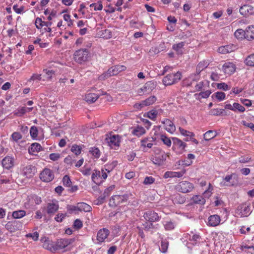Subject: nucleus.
<instances>
[{
    "label": "nucleus",
    "instance_id": "f257e3e1",
    "mask_svg": "<svg viewBox=\"0 0 254 254\" xmlns=\"http://www.w3.org/2000/svg\"><path fill=\"white\" fill-rule=\"evenodd\" d=\"M127 67L124 65L117 64L110 67L108 70L98 76L99 80H104L111 76L118 75L122 71H125Z\"/></svg>",
    "mask_w": 254,
    "mask_h": 254
},
{
    "label": "nucleus",
    "instance_id": "f03ea898",
    "mask_svg": "<svg viewBox=\"0 0 254 254\" xmlns=\"http://www.w3.org/2000/svg\"><path fill=\"white\" fill-rule=\"evenodd\" d=\"M34 25L41 34H44L47 33L51 34L52 32V21H45L42 19V17H37L35 19Z\"/></svg>",
    "mask_w": 254,
    "mask_h": 254
},
{
    "label": "nucleus",
    "instance_id": "7ed1b4c3",
    "mask_svg": "<svg viewBox=\"0 0 254 254\" xmlns=\"http://www.w3.org/2000/svg\"><path fill=\"white\" fill-rule=\"evenodd\" d=\"M168 155L164 151L156 149L154 155L151 157V161L153 164L158 166L162 165L166 160Z\"/></svg>",
    "mask_w": 254,
    "mask_h": 254
},
{
    "label": "nucleus",
    "instance_id": "20e7f679",
    "mask_svg": "<svg viewBox=\"0 0 254 254\" xmlns=\"http://www.w3.org/2000/svg\"><path fill=\"white\" fill-rule=\"evenodd\" d=\"M251 213V204L249 202L239 205L235 210V214L237 217H247Z\"/></svg>",
    "mask_w": 254,
    "mask_h": 254
},
{
    "label": "nucleus",
    "instance_id": "39448f33",
    "mask_svg": "<svg viewBox=\"0 0 254 254\" xmlns=\"http://www.w3.org/2000/svg\"><path fill=\"white\" fill-rule=\"evenodd\" d=\"M175 189L178 192L186 193L191 191L194 189V185L190 182L182 181L175 186Z\"/></svg>",
    "mask_w": 254,
    "mask_h": 254
},
{
    "label": "nucleus",
    "instance_id": "423d86ee",
    "mask_svg": "<svg viewBox=\"0 0 254 254\" xmlns=\"http://www.w3.org/2000/svg\"><path fill=\"white\" fill-rule=\"evenodd\" d=\"M128 199V196L127 194L123 195H114L110 199L109 205L112 207H115L127 202Z\"/></svg>",
    "mask_w": 254,
    "mask_h": 254
},
{
    "label": "nucleus",
    "instance_id": "0eeeda50",
    "mask_svg": "<svg viewBox=\"0 0 254 254\" xmlns=\"http://www.w3.org/2000/svg\"><path fill=\"white\" fill-rule=\"evenodd\" d=\"M182 77L181 72L178 71L175 73L167 74L163 79V83L165 86L171 85L178 82Z\"/></svg>",
    "mask_w": 254,
    "mask_h": 254
},
{
    "label": "nucleus",
    "instance_id": "6e6552de",
    "mask_svg": "<svg viewBox=\"0 0 254 254\" xmlns=\"http://www.w3.org/2000/svg\"><path fill=\"white\" fill-rule=\"evenodd\" d=\"M74 61L79 63L82 64L88 61L89 58V52L86 49H81L76 51L74 53Z\"/></svg>",
    "mask_w": 254,
    "mask_h": 254
},
{
    "label": "nucleus",
    "instance_id": "1a4fd4ad",
    "mask_svg": "<svg viewBox=\"0 0 254 254\" xmlns=\"http://www.w3.org/2000/svg\"><path fill=\"white\" fill-rule=\"evenodd\" d=\"M108 145L113 149H117L120 145L121 137L118 134L110 133L106 138Z\"/></svg>",
    "mask_w": 254,
    "mask_h": 254
},
{
    "label": "nucleus",
    "instance_id": "9d476101",
    "mask_svg": "<svg viewBox=\"0 0 254 254\" xmlns=\"http://www.w3.org/2000/svg\"><path fill=\"white\" fill-rule=\"evenodd\" d=\"M75 238L59 239L57 240L56 243L55 247L54 248V250H63L68 245L72 244L75 241Z\"/></svg>",
    "mask_w": 254,
    "mask_h": 254
},
{
    "label": "nucleus",
    "instance_id": "9b49d317",
    "mask_svg": "<svg viewBox=\"0 0 254 254\" xmlns=\"http://www.w3.org/2000/svg\"><path fill=\"white\" fill-rule=\"evenodd\" d=\"M236 64L230 62H225L221 68V70L224 74L229 76L233 74L236 71Z\"/></svg>",
    "mask_w": 254,
    "mask_h": 254
},
{
    "label": "nucleus",
    "instance_id": "f8f14e48",
    "mask_svg": "<svg viewBox=\"0 0 254 254\" xmlns=\"http://www.w3.org/2000/svg\"><path fill=\"white\" fill-rule=\"evenodd\" d=\"M22 223L19 221H8L5 225V228L10 233H14L21 229Z\"/></svg>",
    "mask_w": 254,
    "mask_h": 254
},
{
    "label": "nucleus",
    "instance_id": "ddd939ff",
    "mask_svg": "<svg viewBox=\"0 0 254 254\" xmlns=\"http://www.w3.org/2000/svg\"><path fill=\"white\" fill-rule=\"evenodd\" d=\"M143 216L147 221L152 223L159 221L161 219V217L156 212L151 210L145 212Z\"/></svg>",
    "mask_w": 254,
    "mask_h": 254
},
{
    "label": "nucleus",
    "instance_id": "4468645a",
    "mask_svg": "<svg viewBox=\"0 0 254 254\" xmlns=\"http://www.w3.org/2000/svg\"><path fill=\"white\" fill-rule=\"evenodd\" d=\"M54 178V175L50 169L45 168L40 174V178L43 182H51Z\"/></svg>",
    "mask_w": 254,
    "mask_h": 254
},
{
    "label": "nucleus",
    "instance_id": "2eb2a0df",
    "mask_svg": "<svg viewBox=\"0 0 254 254\" xmlns=\"http://www.w3.org/2000/svg\"><path fill=\"white\" fill-rule=\"evenodd\" d=\"M59 208L58 201L53 200L51 202L47 204L46 212L50 215H54L58 210Z\"/></svg>",
    "mask_w": 254,
    "mask_h": 254
},
{
    "label": "nucleus",
    "instance_id": "dca6fc26",
    "mask_svg": "<svg viewBox=\"0 0 254 254\" xmlns=\"http://www.w3.org/2000/svg\"><path fill=\"white\" fill-rule=\"evenodd\" d=\"M36 172V167L31 165H27L22 169V175L27 178H31L33 177Z\"/></svg>",
    "mask_w": 254,
    "mask_h": 254
},
{
    "label": "nucleus",
    "instance_id": "f3484780",
    "mask_svg": "<svg viewBox=\"0 0 254 254\" xmlns=\"http://www.w3.org/2000/svg\"><path fill=\"white\" fill-rule=\"evenodd\" d=\"M240 250L243 254H254V246L248 242H244L240 246Z\"/></svg>",
    "mask_w": 254,
    "mask_h": 254
},
{
    "label": "nucleus",
    "instance_id": "a211bd4d",
    "mask_svg": "<svg viewBox=\"0 0 254 254\" xmlns=\"http://www.w3.org/2000/svg\"><path fill=\"white\" fill-rule=\"evenodd\" d=\"M173 148L179 150L178 152L180 153H182L185 149L187 146V144L183 142L181 139L174 137L173 138Z\"/></svg>",
    "mask_w": 254,
    "mask_h": 254
},
{
    "label": "nucleus",
    "instance_id": "6ab92c4d",
    "mask_svg": "<svg viewBox=\"0 0 254 254\" xmlns=\"http://www.w3.org/2000/svg\"><path fill=\"white\" fill-rule=\"evenodd\" d=\"M164 125L165 129L170 133H173L176 130V127L174 123L168 119H164L161 121Z\"/></svg>",
    "mask_w": 254,
    "mask_h": 254
},
{
    "label": "nucleus",
    "instance_id": "aec40b11",
    "mask_svg": "<svg viewBox=\"0 0 254 254\" xmlns=\"http://www.w3.org/2000/svg\"><path fill=\"white\" fill-rule=\"evenodd\" d=\"M110 234V231L106 228L100 229L97 234V240L101 243L105 241Z\"/></svg>",
    "mask_w": 254,
    "mask_h": 254
},
{
    "label": "nucleus",
    "instance_id": "412c9836",
    "mask_svg": "<svg viewBox=\"0 0 254 254\" xmlns=\"http://www.w3.org/2000/svg\"><path fill=\"white\" fill-rule=\"evenodd\" d=\"M100 95L94 93L88 92L84 96V100L89 104L94 103L100 97Z\"/></svg>",
    "mask_w": 254,
    "mask_h": 254
},
{
    "label": "nucleus",
    "instance_id": "4be33fe9",
    "mask_svg": "<svg viewBox=\"0 0 254 254\" xmlns=\"http://www.w3.org/2000/svg\"><path fill=\"white\" fill-rule=\"evenodd\" d=\"M186 173V170H183L180 172L167 171L164 175V178H181Z\"/></svg>",
    "mask_w": 254,
    "mask_h": 254
},
{
    "label": "nucleus",
    "instance_id": "5701e85b",
    "mask_svg": "<svg viewBox=\"0 0 254 254\" xmlns=\"http://www.w3.org/2000/svg\"><path fill=\"white\" fill-rule=\"evenodd\" d=\"M221 219L219 215L215 214L210 216L208 219V225L211 227H215L218 226Z\"/></svg>",
    "mask_w": 254,
    "mask_h": 254
},
{
    "label": "nucleus",
    "instance_id": "b1692460",
    "mask_svg": "<svg viewBox=\"0 0 254 254\" xmlns=\"http://www.w3.org/2000/svg\"><path fill=\"white\" fill-rule=\"evenodd\" d=\"M91 179L97 185H100L103 182L101 178V172L99 170H94L92 174Z\"/></svg>",
    "mask_w": 254,
    "mask_h": 254
},
{
    "label": "nucleus",
    "instance_id": "393cba45",
    "mask_svg": "<svg viewBox=\"0 0 254 254\" xmlns=\"http://www.w3.org/2000/svg\"><path fill=\"white\" fill-rule=\"evenodd\" d=\"M154 139L152 137H147L141 140L140 146L143 149L147 147L151 148L153 146Z\"/></svg>",
    "mask_w": 254,
    "mask_h": 254
},
{
    "label": "nucleus",
    "instance_id": "a878e982",
    "mask_svg": "<svg viewBox=\"0 0 254 254\" xmlns=\"http://www.w3.org/2000/svg\"><path fill=\"white\" fill-rule=\"evenodd\" d=\"M41 145L37 142L33 143L28 149V152L31 155H35L36 153L42 151Z\"/></svg>",
    "mask_w": 254,
    "mask_h": 254
},
{
    "label": "nucleus",
    "instance_id": "bb28decb",
    "mask_svg": "<svg viewBox=\"0 0 254 254\" xmlns=\"http://www.w3.org/2000/svg\"><path fill=\"white\" fill-rule=\"evenodd\" d=\"M239 11L240 13L244 16L252 14L254 12L253 7L248 4L244 5L240 7Z\"/></svg>",
    "mask_w": 254,
    "mask_h": 254
},
{
    "label": "nucleus",
    "instance_id": "cd10ccee",
    "mask_svg": "<svg viewBox=\"0 0 254 254\" xmlns=\"http://www.w3.org/2000/svg\"><path fill=\"white\" fill-rule=\"evenodd\" d=\"M13 158L9 156H6L2 160V165L3 167L7 169L12 168L13 166Z\"/></svg>",
    "mask_w": 254,
    "mask_h": 254
},
{
    "label": "nucleus",
    "instance_id": "c85d7f7f",
    "mask_svg": "<svg viewBox=\"0 0 254 254\" xmlns=\"http://www.w3.org/2000/svg\"><path fill=\"white\" fill-rule=\"evenodd\" d=\"M174 204H183L186 201V197L180 193H176L172 196Z\"/></svg>",
    "mask_w": 254,
    "mask_h": 254
},
{
    "label": "nucleus",
    "instance_id": "c756f323",
    "mask_svg": "<svg viewBox=\"0 0 254 254\" xmlns=\"http://www.w3.org/2000/svg\"><path fill=\"white\" fill-rule=\"evenodd\" d=\"M235 174H232L230 175L226 176L220 183L221 186H232L234 185V183L232 181V178Z\"/></svg>",
    "mask_w": 254,
    "mask_h": 254
},
{
    "label": "nucleus",
    "instance_id": "7c9ffc66",
    "mask_svg": "<svg viewBox=\"0 0 254 254\" xmlns=\"http://www.w3.org/2000/svg\"><path fill=\"white\" fill-rule=\"evenodd\" d=\"M156 87V83L154 81H147L143 86L145 92L147 94L150 93Z\"/></svg>",
    "mask_w": 254,
    "mask_h": 254
},
{
    "label": "nucleus",
    "instance_id": "2f4dec72",
    "mask_svg": "<svg viewBox=\"0 0 254 254\" xmlns=\"http://www.w3.org/2000/svg\"><path fill=\"white\" fill-rule=\"evenodd\" d=\"M209 63L207 61L203 60L200 62L196 66V73L198 75L201 71L205 69L209 65Z\"/></svg>",
    "mask_w": 254,
    "mask_h": 254
},
{
    "label": "nucleus",
    "instance_id": "473e14b6",
    "mask_svg": "<svg viewBox=\"0 0 254 254\" xmlns=\"http://www.w3.org/2000/svg\"><path fill=\"white\" fill-rule=\"evenodd\" d=\"M234 50V47L233 45H227L220 47L218 49V52L221 54H226L233 52Z\"/></svg>",
    "mask_w": 254,
    "mask_h": 254
},
{
    "label": "nucleus",
    "instance_id": "72a5a7b5",
    "mask_svg": "<svg viewBox=\"0 0 254 254\" xmlns=\"http://www.w3.org/2000/svg\"><path fill=\"white\" fill-rule=\"evenodd\" d=\"M245 38L248 40L254 39V26H249L245 30Z\"/></svg>",
    "mask_w": 254,
    "mask_h": 254
},
{
    "label": "nucleus",
    "instance_id": "f704fd0d",
    "mask_svg": "<svg viewBox=\"0 0 254 254\" xmlns=\"http://www.w3.org/2000/svg\"><path fill=\"white\" fill-rule=\"evenodd\" d=\"M33 108H26L25 107L18 108L14 113V114L18 117H21L27 112L32 111Z\"/></svg>",
    "mask_w": 254,
    "mask_h": 254
},
{
    "label": "nucleus",
    "instance_id": "c9c22d12",
    "mask_svg": "<svg viewBox=\"0 0 254 254\" xmlns=\"http://www.w3.org/2000/svg\"><path fill=\"white\" fill-rule=\"evenodd\" d=\"M146 130L145 128L143 127L139 126L135 127L132 130V133L138 137L144 134Z\"/></svg>",
    "mask_w": 254,
    "mask_h": 254
},
{
    "label": "nucleus",
    "instance_id": "e433bc0d",
    "mask_svg": "<svg viewBox=\"0 0 254 254\" xmlns=\"http://www.w3.org/2000/svg\"><path fill=\"white\" fill-rule=\"evenodd\" d=\"M98 35L100 37L106 39H110L112 37L111 31L107 29L100 31L98 32Z\"/></svg>",
    "mask_w": 254,
    "mask_h": 254
},
{
    "label": "nucleus",
    "instance_id": "4c0bfd02",
    "mask_svg": "<svg viewBox=\"0 0 254 254\" xmlns=\"http://www.w3.org/2000/svg\"><path fill=\"white\" fill-rule=\"evenodd\" d=\"M191 201L195 204L203 205L205 203V199L201 195H195L191 198Z\"/></svg>",
    "mask_w": 254,
    "mask_h": 254
},
{
    "label": "nucleus",
    "instance_id": "58836bf2",
    "mask_svg": "<svg viewBox=\"0 0 254 254\" xmlns=\"http://www.w3.org/2000/svg\"><path fill=\"white\" fill-rule=\"evenodd\" d=\"M217 134L216 131L209 130L203 134V138L205 140L208 141L216 137Z\"/></svg>",
    "mask_w": 254,
    "mask_h": 254
},
{
    "label": "nucleus",
    "instance_id": "ea45409f",
    "mask_svg": "<svg viewBox=\"0 0 254 254\" xmlns=\"http://www.w3.org/2000/svg\"><path fill=\"white\" fill-rule=\"evenodd\" d=\"M185 44V43L184 42H181L179 43L174 44L172 48L178 54L182 55L183 54V49Z\"/></svg>",
    "mask_w": 254,
    "mask_h": 254
},
{
    "label": "nucleus",
    "instance_id": "a19ab883",
    "mask_svg": "<svg viewBox=\"0 0 254 254\" xmlns=\"http://www.w3.org/2000/svg\"><path fill=\"white\" fill-rule=\"evenodd\" d=\"M78 204L79 211H80L90 212L92 210V207L85 202H79Z\"/></svg>",
    "mask_w": 254,
    "mask_h": 254
},
{
    "label": "nucleus",
    "instance_id": "79ce46f5",
    "mask_svg": "<svg viewBox=\"0 0 254 254\" xmlns=\"http://www.w3.org/2000/svg\"><path fill=\"white\" fill-rule=\"evenodd\" d=\"M157 100V98L155 96H151L143 100V105H145V106H148L153 104Z\"/></svg>",
    "mask_w": 254,
    "mask_h": 254
},
{
    "label": "nucleus",
    "instance_id": "37998d69",
    "mask_svg": "<svg viewBox=\"0 0 254 254\" xmlns=\"http://www.w3.org/2000/svg\"><path fill=\"white\" fill-rule=\"evenodd\" d=\"M26 215V212L25 210H19L13 212L12 216L14 219H20Z\"/></svg>",
    "mask_w": 254,
    "mask_h": 254
},
{
    "label": "nucleus",
    "instance_id": "c03bdc74",
    "mask_svg": "<svg viewBox=\"0 0 254 254\" xmlns=\"http://www.w3.org/2000/svg\"><path fill=\"white\" fill-rule=\"evenodd\" d=\"M70 150L76 156H78L81 153L82 147L77 144H73L71 146Z\"/></svg>",
    "mask_w": 254,
    "mask_h": 254
},
{
    "label": "nucleus",
    "instance_id": "a18cd8bd",
    "mask_svg": "<svg viewBox=\"0 0 254 254\" xmlns=\"http://www.w3.org/2000/svg\"><path fill=\"white\" fill-rule=\"evenodd\" d=\"M179 130L180 131V133L185 136L191 137H194L195 135L193 132L187 130L181 127L179 128Z\"/></svg>",
    "mask_w": 254,
    "mask_h": 254
},
{
    "label": "nucleus",
    "instance_id": "49530a36",
    "mask_svg": "<svg viewBox=\"0 0 254 254\" xmlns=\"http://www.w3.org/2000/svg\"><path fill=\"white\" fill-rule=\"evenodd\" d=\"M245 63L248 66H254V54L249 56L246 59Z\"/></svg>",
    "mask_w": 254,
    "mask_h": 254
},
{
    "label": "nucleus",
    "instance_id": "de8ad7c7",
    "mask_svg": "<svg viewBox=\"0 0 254 254\" xmlns=\"http://www.w3.org/2000/svg\"><path fill=\"white\" fill-rule=\"evenodd\" d=\"M146 117L152 121H155L158 115V112L155 110H152L146 113Z\"/></svg>",
    "mask_w": 254,
    "mask_h": 254
},
{
    "label": "nucleus",
    "instance_id": "09e8293b",
    "mask_svg": "<svg viewBox=\"0 0 254 254\" xmlns=\"http://www.w3.org/2000/svg\"><path fill=\"white\" fill-rule=\"evenodd\" d=\"M233 107L234 109L233 111L235 112L238 111L240 113H243L245 111V108L238 103H234L233 104Z\"/></svg>",
    "mask_w": 254,
    "mask_h": 254
},
{
    "label": "nucleus",
    "instance_id": "8fccbe9b",
    "mask_svg": "<svg viewBox=\"0 0 254 254\" xmlns=\"http://www.w3.org/2000/svg\"><path fill=\"white\" fill-rule=\"evenodd\" d=\"M160 140L163 142L164 144L168 147H170L172 144L171 139L168 137L166 135L162 134L160 135Z\"/></svg>",
    "mask_w": 254,
    "mask_h": 254
},
{
    "label": "nucleus",
    "instance_id": "3c124183",
    "mask_svg": "<svg viewBox=\"0 0 254 254\" xmlns=\"http://www.w3.org/2000/svg\"><path fill=\"white\" fill-rule=\"evenodd\" d=\"M89 152L95 158H99L100 156L101 152L97 147L91 148Z\"/></svg>",
    "mask_w": 254,
    "mask_h": 254
},
{
    "label": "nucleus",
    "instance_id": "603ef678",
    "mask_svg": "<svg viewBox=\"0 0 254 254\" xmlns=\"http://www.w3.org/2000/svg\"><path fill=\"white\" fill-rule=\"evenodd\" d=\"M38 128L36 127L33 126L31 127L30 129V134L31 135V137L32 139H36L37 136H38Z\"/></svg>",
    "mask_w": 254,
    "mask_h": 254
},
{
    "label": "nucleus",
    "instance_id": "864d4df0",
    "mask_svg": "<svg viewBox=\"0 0 254 254\" xmlns=\"http://www.w3.org/2000/svg\"><path fill=\"white\" fill-rule=\"evenodd\" d=\"M215 96V98L219 101L224 100L225 99V94L222 92H217L213 94L212 97Z\"/></svg>",
    "mask_w": 254,
    "mask_h": 254
},
{
    "label": "nucleus",
    "instance_id": "5fc2aeb1",
    "mask_svg": "<svg viewBox=\"0 0 254 254\" xmlns=\"http://www.w3.org/2000/svg\"><path fill=\"white\" fill-rule=\"evenodd\" d=\"M63 185L69 187L71 185V181L69 177L67 175H65L63 178Z\"/></svg>",
    "mask_w": 254,
    "mask_h": 254
},
{
    "label": "nucleus",
    "instance_id": "6e6d98bb",
    "mask_svg": "<svg viewBox=\"0 0 254 254\" xmlns=\"http://www.w3.org/2000/svg\"><path fill=\"white\" fill-rule=\"evenodd\" d=\"M115 185H112L106 188L103 192L105 196H109L111 194V192L115 190Z\"/></svg>",
    "mask_w": 254,
    "mask_h": 254
},
{
    "label": "nucleus",
    "instance_id": "4d7b16f0",
    "mask_svg": "<svg viewBox=\"0 0 254 254\" xmlns=\"http://www.w3.org/2000/svg\"><path fill=\"white\" fill-rule=\"evenodd\" d=\"M234 35L236 38L239 39H241L243 37L245 38V30L244 31L241 29H238L235 31Z\"/></svg>",
    "mask_w": 254,
    "mask_h": 254
},
{
    "label": "nucleus",
    "instance_id": "13d9d810",
    "mask_svg": "<svg viewBox=\"0 0 254 254\" xmlns=\"http://www.w3.org/2000/svg\"><path fill=\"white\" fill-rule=\"evenodd\" d=\"M83 227L82 221L80 219H76L73 223V227L76 230H79Z\"/></svg>",
    "mask_w": 254,
    "mask_h": 254
},
{
    "label": "nucleus",
    "instance_id": "bf43d9fd",
    "mask_svg": "<svg viewBox=\"0 0 254 254\" xmlns=\"http://www.w3.org/2000/svg\"><path fill=\"white\" fill-rule=\"evenodd\" d=\"M64 162L67 164L71 165L74 162H75V160L74 157L71 155H68L64 159Z\"/></svg>",
    "mask_w": 254,
    "mask_h": 254
},
{
    "label": "nucleus",
    "instance_id": "052dcab7",
    "mask_svg": "<svg viewBox=\"0 0 254 254\" xmlns=\"http://www.w3.org/2000/svg\"><path fill=\"white\" fill-rule=\"evenodd\" d=\"M13 9L17 14H21L24 12V6L19 7L17 4H14L13 6Z\"/></svg>",
    "mask_w": 254,
    "mask_h": 254
},
{
    "label": "nucleus",
    "instance_id": "680f3d73",
    "mask_svg": "<svg viewBox=\"0 0 254 254\" xmlns=\"http://www.w3.org/2000/svg\"><path fill=\"white\" fill-rule=\"evenodd\" d=\"M90 7L94 8V10H101L103 8V5L101 1H99L98 3H93L90 5Z\"/></svg>",
    "mask_w": 254,
    "mask_h": 254
},
{
    "label": "nucleus",
    "instance_id": "e2e57ef3",
    "mask_svg": "<svg viewBox=\"0 0 254 254\" xmlns=\"http://www.w3.org/2000/svg\"><path fill=\"white\" fill-rule=\"evenodd\" d=\"M22 137V135L18 132H14L11 134V138L12 140L15 142H17L21 139Z\"/></svg>",
    "mask_w": 254,
    "mask_h": 254
},
{
    "label": "nucleus",
    "instance_id": "0e129e2a",
    "mask_svg": "<svg viewBox=\"0 0 254 254\" xmlns=\"http://www.w3.org/2000/svg\"><path fill=\"white\" fill-rule=\"evenodd\" d=\"M224 111V109H213L211 110V111H210V113L211 115L215 116H220L223 114Z\"/></svg>",
    "mask_w": 254,
    "mask_h": 254
},
{
    "label": "nucleus",
    "instance_id": "69168bd1",
    "mask_svg": "<svg viewBox=\"0 0 254 254\" xmlns=\"http://www.w3.org/2000/svg\"><path fill=\"white\" fill-rule=\"evenodd\" d=\"M213 187L210 183H209L208 189L205 190L203 193V195L205 197H209L212 194V191L213 190Z\"/></svg>",
    "mask_w": 254,
    "mask_h": 254
},
{
    "label": "nucleus",
    "instance_id": "338daca9",
    "mask_svg": "<svg viewBox=\"0 0 254 254\" xmlns=\"http://www.w3.org/2000/svg\"><path fill=\"white\" fill-rule=\"evenodd\" d=\"M61 157V155L58 153H51L49 155V158L53 161H58Z\"/></svg>",
    "mask_w": 254,
    "mask_h": 254
},
{
    "label": "nucleus",
    "instance_id": "774afa93",
    "mask_svg": "<svg viewBox=\"0 0 254 254\" xmlns=\"http://www.w3.org/2000/svg\"><path fill=\"white\" fill-rule=\"evenodd\" d=\"M164 227L166 230L170 231L174 229L175 225L173 222L169 221L164 224Z\"/></svg>",
    "mask_w": 254,
    "mask_h": 254
}]
</instances>
